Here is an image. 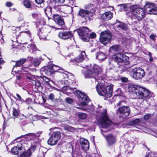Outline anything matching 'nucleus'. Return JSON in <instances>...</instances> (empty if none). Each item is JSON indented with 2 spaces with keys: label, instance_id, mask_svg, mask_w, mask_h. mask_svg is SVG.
I'll return each instance as SVG.
<instances>
[{
  "label": "nucleus",
  "instance_id": "nucleus-10",
  "mask_svg": "<svg viewBox=\"0 0 157 157\" xmlns=\"http://www.w3.org/2000/svg\"><path fill=\"white\" fill-rule=\"evenodd\" d=\"M113 58L114 61L118 63L127 62L129 60V58L124 54L118 53L113 55Z\"/></svg>",
  "mask_w": 157,
  "mask_h": 157
},
{
  "label": "nucleus",
  "instance_id": "nucleus-34",
  "mask_svg": "<svg viewBox=\"0 0 157 157\" xmlns=\"http://www.w3.org/2000/svg\"><path fill=\"white\" fill-rule=\"evenodd\" d=\"M24 5L27 8H29L31 6V3L28 0L25 1L24 2Z\"/></svg>",
  "mask_w": 157,
  "mask_h": 157
},
{
  "label": "nucleus",
  "instance_id": "nucleus-37",
  "mask_svg": "<svg viewBox=\"0 0 157 157\" xmlns=\"http://www.w3.org/2000/svg\"><path fill=\"white\" fill-rule=\"evenodd\" d=\"M56 3L61 5L63 3L65 0H53Z\"/></svg>",
  "mask_w": 157,
  "mask_h": 157
},
{
  "label": "nucleus",
  "instance_id": "nucleus-2",
  "mask_svg": "<svg viewBox=\"0 0 157 157\" xmlns=\"http://www.w3.org/2000/svg\"><path fill=\"white\" fill-rule=\"evenodd\" d=\"M128 90L130 92L132 93L134 97L142 99L143 100L146 98L149 99L154 96V94L148 90L141 87L137 89L136 86L132 84L128 86Z\"/></svg>",
  "mask_w": 157,
  "mask_h": 157
},
{
  "label": "nucleus",
  "instance_id": "nucleus-9",
  "mask_svg": "<svg viewBox=\"0 0 157 157\" xmlns=\"http://www.w3.org/2000/svg\"><path fill=\"white\" fill-rule=\"evenodd\" d=\"M111 38V34L109 32L105 31L101 33L100 41L101 43L105 45L110 42Z\"/></svg>",
  "mask_w": 157,
  "mask_h": 157
},
{
  "label": "nucleus",
  "instance_id": "nucleus-6",
  "mask_svg": "<svg viewBox=\"0 0 157 157\" xmlns=\"http://www.w3.org/2000/svg\"><path fill=\"white\" fill-rule=\"evenodd\" d=\"M78 35L83 41H89V33L91 32L90 29L86 27H82L77 29Z\"/></svg>",
  "mask_w": 157,
  "mask_h": 157
},
{
  "label": "nucleus",
  "instance_id": "nucleus-3",
  "mask_svg": "<svg viewBox=\"0 0 157 157\" xmlns=\"http://www.w3.org/2000/svg\"><path fill=\"white\" fill-rule=\"evenodd\" d=\"M130 17L132 19H136L138 21H142L146 16V12L144 9L136 5L130 6Z\"/></svg>",
  "mask_w": 157,
  "mask_h": 157
},
{
  "label": "nucleus",
  "instance_id": "nucleus-57",
  "mask_svg": "<svg viewBox=\"0 0 157 157\" xmlns=\"http://www.w3.org/2000/svg\"><path fill=\"white\" fill-rule=\"evenodd\" d=\"M154 154L152 153H148L147 155L145 157H154Z\"/></svg>",
  "mask_w": 157,
  "mask_h": 157
},
{
  "label": "nucleus",
  "instance_id": "nucleus-50",
  "mask_svg": "<svg viewBox=\"0 0 157 157\" xmlns=\"http://www.w3.org/2000/svg\"><path fill=\"white\" fill-rule=\"evenodd\" d=\"M4 137L6 139L8 138L9 136V134L8 133H3Z\"/></svg>",
  "mask_w": 157,
  "mask_h": 157
},
{
  "label": "nucleus",
  "instance_id": "nucleus-55",
  "mask_svg": "<svg viewBox=\"0 0 157 157\" xmlns=\"http://www.w3.org/2000/svg\"><path fill=\"white\" fill-rule=\"evenodd\" d=\"M44 0H35L36 2L38 4H41L43 2Z\"/></svg>",
  "mask_w": 157,
  "mask_h": 157
},
{
  "label": "nucleus",
  "instance_id": "nucleus-43",
  "mask_svg": "<svg viewBox=\"0 0 157 157\" xmlns=\"http://www.w3.org/2000/svg\"><path fill=\"white\" fill-rule=\"evenodd\" d=\"M49 98L52 100H53L54 99V95L52 93L50 94L48 96Z\"/></svg>",
  "mask_w": 157,
  "mask_h": 157
},
{
  "label": "nucleus",
  "instance_id": "nucleus-26",
  "mask_svg": "<svg viewBox=\"0 0 157 157\" xmlns=\"http://www.w3.org/2000/svg\"><path fill=\"white\" fill-rule=\"evenodd\" d=\"M57 141L51 136L49 139L48 140V144L54 145L56 144Z\"/></svg>",
  "mask_w": 157,
  "mask_h": 157
},
{
  "label": "nucleus",
  "instance_id": "nucleus-35",
  "mask_svg": "<svg viewBox=\"0 0 157 157\" xmlns=\"http://www.w3.org/2000/svg\"><path fill=\"white\" fill-rule=\"evenodd\" d=\"M40 63V60L37 59H34L33 60V64L35 66H37L39 65Z\"/></svg>",
  "mask_w": 157,
  "mask_h": 157
},
{
  "label": "nucleus",
  "instance_id": "nucleus-48",
  "mask_svg": "<svg viewBox=\"0 0 157 157\" xmlns=\"http://www.w3.org/2000/svg\"><path fill=\"white\" fill-rule=\"evenodd\" d=\"M121 81L122 82H126L128 80V79L126 77H122L121 78Z\"/></svg>",
  "mask_w": 157,
  "mask_h": 157
},
{
  "label": "nucleus",
  "instance_id": "nucleus-4",
  "mask_svg": "<svg viewBox=\"0 0 157 157\" xmlns=\"http://www.w3.org/2000/svg\"><path fill=\"white\" fill-rule=\"evenodd\" d=\"M99 126L104 129L108 128L113 124L109 120L107 114V110L105 109L101 113L99 120L98 121Z\"/></svg>",
  "mask_w": 157,
  "mask_h": 157
},
{
  "label": "nucleus",
  "instance_id": "nucleus-15",
  "mask_svg": "<svg viewBox=\"0 0 157 157\" xmlns=\"http://www.w3.org/2000/svg\"><path fill=\"white\" fill-rule=\"evenodd\" d=\"M75 91L80 100L85 101L86 102L90 101V99L86 94L79 90Z\"/></svg>",
  "mask_w": 157,
  "mask_h": 157
},
{
  "label": "nucleus",
  "instance_id": "nucleus-21",
  "mask_svg": "<svg viewBox=\"0 0 157 157\" xmlns=\"http://www.w3.org/2000/svg\"><path fill=\"white\" fill-rule=\"evenodd\" d=\"M21 137H24L28 140H33L36 138V136L34 133H29L25 135H22Z\"/></svg>",
  "mask_w": 157,
  "mask_h": 157
},
{
  "label": "nucleus",
  "instance_id": "nucleus-47",
  "mask_svg": "<svg viewBox=\"0 0 157 157\" xmlns=\"http://www.w3.org/2000/svg\"><path fill=\"white\" fill-rule=\"evenodd\" d=\"M32 100L30 98H28L26 100V102L27 104H29L31 102Z\"/></svg>",
  "mask_w": 157,
  "mask_h": 157
},
{
  "label": "nucleus",
  "instance_id": "nucleus-12",
  "mask_svg": "<svg viewBox=\"0 0 157 157\" xmlns=\"http://www.w3.org/2000/svg\"><path fill=\"white\" fill-rule=\"evenodd\" d=\"M51 28L49 27L42 28L40 29L37 34L40 39H45L48 33L51 32Z\"/></svg>",
  "mask_w": 157,
  "mask_h": 157
},
{
  "label": "nucleus",
  "instance_id": "nucleus-16",
  "mask_svg": "<svg viewBox=\"0 0 157 157\" xmlns=\"http://www.w3.org/2000/svg\"><path fill=\"white\" fill-rule=\"evenodd\" d=\"M53 17L54 21L59 25L62 26L64 24V20L60 16L57 14H55L53 15Z\"/></svg>",
  "mask_w": 157,
  "mask_h": 157
},
{
  "label": "nucleus",
  "instance_id": "nucleus-61",
  "mask_svg": "<svg viewBox=\"0 0 157 157\" xmlns=\"http://www.w3.org/2000/svg\"><path fill=\"white\" fill-rule=\"evenodd\" d=\"M41 133V132H37L36 133H35L36 136V138L37 137H39L40 136V134Z\"/></svg>",
  "mask_w": 157,
  "mask_h": 157
},
{
  "label": "nucleus",
  "instance_id": "nucleus-41",
  "mask_svg": "<svg viewBox=\"0 0 157 157\" xmlns=\"http://www.w3.org/2000/svg\"><path fill=\"white\" fill-rule=\"evenodd\" d=\"M30 47L33 51H35L37 50L36 45L34 44H32L30 45Z\"/></svg>",
  "mask_w": 157,
  "mask_h": 157
},
{
  "label": "nucleus",
  "instance_id": "nucleus-11",
  "mask_svg": "<svg viewBox=\"0 0 157 157\" xmlns=\"http://www.w3.org/2000/svg\"><path fill=\"white\" fill-rule=\"evenodd\" d=\"M79 16L86 20L90 19V18L93 16L94 13L90 11L80 9L78 13Z\"/></svg>",
  "mask_w": 157,
  "mask_h": 157
},
{
  "label": "nucleus",
  "instance_id": "nucleus-24",
  "mask_svg": "<svg viewBox=\"0 0 157 157\" xmlns=\"http://www.w3.org/2000/svg\"><path fill=\"white\" fill-rule=\"evenodd\" d=\"M110 50L114 52H120L121 50V47L118 45H116L113 46L110 48Z\"/></svg>",
  "mask_w": 157,
  "mask_h": 157
},
{
  "label": "nucleus",
  "instance_id": "nucleus-8",
  "mask_svg": "<svg viewBox=\"0 0 157 157\" xmlns=\"http://www.w3.org/2000/svg\"><path fill=\"white\" fill-rule=\"evenodd\" d=\"M145 12L149 14H155L157 13L156 4L151 2H147L144 6Z\"/></svg>",
  "mask_w": 157,
  "mask_h": 157
},
{
  "label": "nucleus",
  "instance_id": "nucleus-18",
  "mask_svg": "<svg viewBox=\"0 0 157 157\" xmlns=\"http://www.w3.org/2000/svg\"><path fill=\"white\" fill-rule=\"evenodd\" d=\"M22 144L21 143L18 144L16 146L14 147L11 150L12 152L14 155H17L21 153Z\"/></svg>",
  "mask_w": 157,
  "mask_h": 157
},
{
  "label": "nucleus",
  "instance_id": "nucleus-45",
  "mask_svg": "<svg viewBox=\"0 0 157 157\" xmlns=\"http://www.w3.org/2000/svg\"><path fill=\"white\" fill-rule=\"evenodd\" d=\"M96 36V34L94 33H92L90 35L89 34V37L91 38H94Z\"/></svg>",
  "mask_w": 157,
  "mask_h": 157
},
{
  "label": "nucleus",
  "instance_id": "nucleus-20",
  "mask_svg": "<svg viewBox=\"0 0 157 157\" xmlns=\"http://www.w3.org/2000/svg\"><path fill=\"white\" fill-rule=\"evenodd\" d=\"M86 53L84 51H82L80 55L75 58L74 60L77 62H82L85 58V56H86Z\"/></svg>",
  "mask_w": 157,
  "mask_h": 157
},
{
  "label": "nucleus",
  "instance_id": "nucleus-49",
  "mask_svg": "<svg viewBox=\"0 0 157 157\" xmlns=\"http://www.w3.org/2000/svg\"><path fill=\"white\" fill-rule=\"evenodd\" d=\"M13 5V4L10 2H7L6 3V6L8 7H10Z\"/></svg>",
  "mask_w": 157,
  "mask_h": 157
},
{
  "label": "nucleus",
  "instance_id": "nucleus-62",
  "mask_svg": "<svg viewBox=\"0 0 157 157\" xmlns=\"http://www.w3.org/2000/svg\"><path fill=\"white\" fill-rule=\"evenodd\" d=\"M29 69L27 67H25L24 68L22 69V71H24L28 72V69ZM23 71H22V72H23Z\"/></svg>",
  "mask_w": 157,
  "mask_h": 157
},
{
  "label": "nucleus",
  "instance_id": "nucleus-44",
  "mask_svg": "<svg viewBox=\"0 0 157 157\" xmlns=\"http://www.w3.org/2000/svg\"><path fill=\"white\" fill-rule=\"evenodd\" d=\"M66 101L69 103H71L73 102V100L72 99L69 98H66Z\"/></svg>",
  "mask_w": 157,
  "mask_h": 157
},
{
  "label": "nucleus",
  "instance_id": "nucleus-38",
  "mask_svg": "<svg viewBox=\"0 0 157 157\" xmlns=\"http://www.w3.org/2000/svg\"><path fill=\"white\" fill-rule=\"evenodd\" d=\"M13 115L15 116H17L18 115V113L17 109L14 108H13Z\"/></svg>",
  "mask_w": 157,
  "mask_h": 157
},
{
  "label": "nucleus",
  "instance_id": "nucleus-27",
  "mask_svg": "<svg viewBox=\"0 0 157 157\" xmlns=\"http://www.w3.org/2000/svg\"><path fill=\"white\" fill-rule=\"evenodd\" d=\"M87 114L83 113H78V117L79 119L81 120L85 119L87 117Z\"/></svg>",
  "mask_w": 157,
  "mask_h": 157
},
{
  "label": "nucleus",
  "instance_id": "nucleus-17",
  "mask_svg": "<svg viewBox=\"0 0 157 157\" xmlns=\"http://www.w3.org/2000/svg\"><path fill=\"white\" fill-rule=\"evenodd\" d=\"M82 148L85 151L89 149V143L88 140L84 138L81 139L80 141Z\"/></svg>",
  "mask_w": 157,
  "mask_h": 157
},
{
  "label": "nucleus",
  "instance_id": "nucleus-31",
  "mask_svg": "<svg viewBox=\"0 0 157 157\" xmlns=\"http://www.w3.org/2000/svg\"><path fill=\"white\" fill-rule=\"evenodd\" d=\"M118 26L124 30H126L128 29V26L122 22H120V24L118 25Z\"/></svg>",
  "mask_w": 157,
  "mask_h": 157
},
{
  "label": "nucleus",
  "instance_id": "nucleus-23",
  "mask_svg": "<svg viewBox=\"0 0 157 157\" xmlns=\"http://www.w3.org/2000/svg\"><path fill=\"white\" fill-rule=\"evenodd\" d=\"M51 136L58 141L60 138L61 134L59 131L55 132L52 133Z\"/></svg>",
  "mask_w": 157,
  "mask_h": 157
},
{
  "label": "nucleus",
  "instance_id": "nucleus-19",
  "mask_svg": "<svg viewBox=\"0 0 157 157\" xmlns=\"http://www.w3.org/2000/svg\"><path fill=\"white\" fill-rule=\"evenodd\" d=\"M113 17V14L110 11H108L103 13L101 17V19L104 21L111 19Z\"/></svg>",
  "mask_w": 157,
  "mask_h": 157
},
{
  "label": "nucleus",
  "instance_id": "nucleus-25",
  "mask_svg": "<svg viewBox=\"0 0 157 157\" xmlns=\"http://www.w3.org/2000/svg\"><path fill=\"white\" fill-rule=\"evenodd\" d=\"M32 83L38 89L41 87V85L40 81L37 80L35 79L34 80H32L31 81Z\"/></svg>",
  "mask_w": 157,
  "mask_h": 157
},
{
  "label": "nucleus",
  "instance_id": "nucleus-51",
  "mask_svg": "<svg viewBox=\"0 0 157 157\" xmlns=\"http://www.w3.org/2000/svg\"><path fill=\"white\" fill-rule=\"evenodd\" d=\"M121 8H122L123 10L124 11H126L127 10L126 5H123L121 6Z\"/></svg>",
  "mask_w": 157,
  "mask_h": 157
},
{
  "label": "nucleus",
  "instance_id": "nucleus-5",
  "mask_svg": "<svg viewBox=\"0 0 157 157\" xmlns=\"http://www.w3.org/2000/svg\"><path fill=\"white\" fill-rule=\"evenodd\" d=\"M129 74L130 76L135 79H140L145 75V72L141 68L135 67L130 69Z\"/></svg>",
  "mask_w": 157,
  "mask_h": 157
},
{
  "label": "nucleus",
  "instance_id": "nucleus-7",
  "mask_svg": "<svg viewBox=\"0 0 157 157\" xmlns=\"http://www.w3.org/2000/svg\"><path fill=\"white\" fill-rule=\"evenodd\" d=\"M130 112V109L128 106H123L118 108L116 113L119 117L124 118L128 117Z\"/></svg>",
  "mask_w": 157,
  "mask_h": 157
},
{
  "label": "nucleus",
  "instance_id": "nucleus-30",
  "mask_svg": "<svg viewBox=\"0 0 157 157\" xmlns=\"http://www.w3.org/2000/svg\"><path fill=\"white\" fill-rule=\"evenodd\" d=\"M31 153L30 151L28 150L26 151L21 154L20 156L18 157H29L31 155Z\"/></svg>",
  "mask_w": 157,
  "mask_h": 157
},
{
  "label": "nucleus",
  "instance_id": "nucleus-54",
  "mask_svg": "<svg viewBox=\"0 0 157 157\" xmlns=\"http://www.w3.org/2000/svg\"><path fill=\"white\" fill-rule=\"evenodd\" d=\"M150 117V115L149 114L146 115L144 116V119L147 120L149 119V117Z\"/></svg>",
  "mask_w": 157,
  "mask_h": 157
},
{
  "label": "nucleus",
  "instance_id": "nucleus-40",
  "mask_svg": "<svg viewBox=\"0 0 157 157\" xmlns=\"http://www.w3.org/2000/svg\"><path fill=\"white\" fill-rule=\"evenodd\" d=\"M16 96L18 98L17 100L21 102V103H23L24 100L18 94H16Z\"/></svg>",
  "mask_w": 157,
  "mask_h": 157
},
{
  "label": "nucleus",
  "instance_id": "nucleus-42",
  "mask_svg": "<svg viewBox=\"0 0 157 157\" xmlns=\"http://www.w3.org/2000/svg\"><path fill=\"white\" fill-rule=\"evenodd\" d=\"M125 102L124 101H119L116 106H119L120 105H123L125 104Z\"/></svg>",
  "mask_w": 157,
  "mask_h": 157
},
{
  "label": "nucleus",
  "instance_id": "nucleus-56",
  "mask_svg": "<svg viewBox=\"0 0 157 157\" xmlns=\"http://www.w3.org/2000/svg\"><path fill=\"white\" fill-rule=\"evenodd\" d=\"M151 55V52H149V55L150 56L149 60L150 61H152L153 60V58L152 57Z\"/></svg>",
  "mask_w": 157,
  "mask_h": 157
},
{
  "label": "nucleus",
  "instance_id": "nucleus-63",
  "mask_svg": "<svg viewBox=\"0 0 157 157\" xmlns=\"http://www.w3.org/2000/svg\"><path fill=\"white\" fill-rule=\"evenodd\" d=\"M29 33V31H27L26 32H21V34H25L26 33L28 35V34Z\"/></svg>",
  "mask_w": 157,
  "mask_h": 157
},
{
  "label": "nucleus",
  "instance_id": "nucleus-52",
  "mask_svg": "<svg viewBox=\"0 0 157 157\" xmlns=\"http://www.w3.org/2000/svg\"><path fill=\"white\" fill-rule=\"evenodd\" d=\"M43 78L47 83H48L49 81V79L46 77L44 76Z\"/></svg>",
  "mask_w": 157,
  "mask_h": 157
},
{
  "label": "nucleus",
  "instance_id": "nucleus-36",
  "mask_svg": "<svg viewBox=\"0 0 157 157\" xmlns=\"http://www.w3.org/2000/svg\"><path fill=\"white\" fill-rule=\"evenodd\" d=\"M121 90L120 88L118 89L115 92L116 94L113 97V98H116L117 96H120L121 92Z\"/></svg>",
  "mask_w": 157,
  "mask_h": 157
},
{
  "label": "nucleus",
  "instance_id": "nucleus-64",
  "mask_svg": "<svg viewBox=\"0 0 157 157\" xmlns=\"http://www.w3.org/2000/svg\"><path fill=\"white\" fill-rule=\"evenodd\" d=\"M85 157H94L90 154L87 153L86 154Z\"/></svg>",
  "mask_w": 157,
  "mask_h": 157
},
{
  "label": "nucleus",
  "instance_id": "nucleus-32",
  "mask_svg": "<svg viewBox=\"0 0 157 157\" xmlns=\"http://www.w3.org/2000/svg\"><path fill=\"white\" fill-rule=\"evenodd\" d=\"M45 12L46 15H51L52 14V8L50 6L47 7L45 9Z\"/></svg>",
  "mask_w": 157,
  "mask_h": 157
},
{
  "label": "nucleus",
  "instance_id": "nucleus-29",
  "mask_svg": "<svg viewBox=\"0 0 157 157\" xmlns=\"http://www.w3.org/2000/svg\"><path fill=\"white\" fill-rule=\"evenodd\" d=\"M96 58L99 60H102L105 59V56L104 53L102 52H99L97 53Z\"/></svg>",
  "mask_w": 157,
  "mask_h": 157
},
{
  "label": "nucleus",
  "instance_id": "nucleus-39",
  "mask_svg": "<svg viewBox=\"0 0 157 157\" xmlns=\"http://www.w3.org/2000/svg\"><path fill=\"white\" fill-rule=\"evenodd\" d=\"M140 119H137L135 120L132 121V122L133 125H136L138 124L140 122Z\"/></svg>",
  "mask_w": 157,
  "mask_h": 157
},
{
  "label": "nucleus",
  "instance_id": "nucleus-28",
  "mask_svg": "<svg viewBox=\"0 0 157 157\" xmlns=\"http://www.w3.org/2000/svg\"><path fill=\"white\" fill-rule=\"evenodd\" d=\"M26 61V59H22L20 60H18L16 62L15 66L17 67L20 66L22 64L24 63Z\"/></svg>",
  "mask_w": 157,
  "mask_h": 157
},
{
  "label": "nucleus",
  "instance_id": "nucleus-14",
  "mask_svg": "<svg viewBox=\"0 0 157 157\" xmlns=\"http://www.w3.org/2000/svg\"><path fill=\"white\" fill-rule=\"evenodd\" d=\"M58 36L61 39L66 40L71 38L73 36V34L70 31H63L59 33Z\"/></svg>",
  "mask_w": 157,
  "mask_h": 157
},
{
  "label": "nucleus",
  "instance_id": "nucleus-60",
  "mask_svg": "<svg viewBox=\"0 0 157 157\" xmlns=\"http://www.w3.org/2000/svg\"><path fill=\"white\" fill-rule=\"evenodd\" d=\"M155 36L154 35H151L150 36V38L152 39V40H154L155 39Z\"/></svg>",
  "mask_w": 157,
  "mask_h": 157
},
{
  "label": "nucleus",
  "instance_id": "nucleus-58",
  "mask_svg": "<svg viewBox=\"0 0 157 157\" xmlns=\"http://www.w3.org/2000/svg\"><path fill=\"white\" fill-rule=\"evenodd\" d=\"M17 80H19L21 78V74H18L17 75Z\"/></svg>",
  "mask_w": 157,
  "mask_h": 157
},
{
  "label": "nucleus",
  "instance_id": "nucleus-53",
  "mask_svg": "<svg viewBox=\"0 0 157 157\" xmlns=\"http://www.w3.org/2000/svg\"><path fill=\"white\" fill-rule=\"evenodd\" d=\"M38 16V14L36 13H33L32 14V17L35 19Z\"/></svg>",
  "mask_w": 157,
  "mask_h": 157
},
{
  "label": "nucleus",
  "instance_id": "nucleus-46",
  "mask_svg": "<svg viewBox=\"0 0 157 157\" xmlns=\"http://www.w3.org/2000/svg\"><path fill=\"white\" fill-rule=\"evenodd\" d=\"M88 109L91 112H92L94 111V107L93 105H90Z\"/></svg>",
  "mask_w": 157,
  "mask_h": 157
},
{
  "label": "nucleus",
  "instance_id": "nucleus-33",
  "mask_svg": "<svg viewBox=\"0 0 157 157\" xmlns=\"http://www.w3.org/2000/svg\"><path fill=\"white\" fill-rule=\"evenodd\" d=\"M64 128L65 130H67L69 132H73L74 131V128L69 125H66L64 127Z\"/></svg>",
  "mask_w": 157,
  "mask_h": 157
},
{
  "label": "nucleus",
  "instance_id": "nucleus-59",
  "mask_svg": "<svg viewBox=\"0 0 157 157\" xmlns=\"http://www.w3.org/2000/svg\"><path fill=\"white\" fill-rule=\"evenodd\" d=\"M80 105L82 106H85L87 105V103L84 101L81 102Z\"/></svg>",
  "mask_w": 157,
  "mask_h": 157
},
{
  "label": "nucleus",
  "instance_id": "nucleus-1",
  "mask_svg": "<svg viewBox=\"0 0 157 157\" xmlns=\"http://www.w3.org/2000/svg\"><path fill=\"white\" fill-rule=\"evenodd\" d=\"M102 71L101 67L94 64L91 68L88 69L84 72L86 78H91L93 82H98L96 86V90L98 94L106 98H110L113 93V85L106 86L101 83L100 81L102 79L101 73Z\"/></svg>",
  "mask_w": 157,
  "mask_h": 157
},
{
  "label": "nucleus",
  "instance_id": "nucleus-13",
  "mask_svg": "<svg viewBox=\"0 0 157 157\" xmlns=\"http://www.w3.org/2000/svg\"><path fill=\"white\" fill-rule=\"evenodd\" d=\"M102 134L106 138L108 145L112 146L116 143L117 139L116 136L112 134H109L107 136H105L103 133Z\"/></svg>",
  "mask_w": 157,
  "mask_h": 157
},
{
  "label": "nucleus",
  "instance_id": "nucleus-22",
  "mask_svg": "<svg viewBox=\"0 0 157 157\" xmlns=\"http://www.w3.org/2000/svg\"><path fill=\"white\" fill-rule=\"evenodd\" d=\"M53 69L55 71H58L61 70V71H58L59 72L63 73L64 74H65V77H68V75L69 74H71V73H70L66 71H63V70L61 69V68L59 67L54 66L53 67Z\"/></svg>",
  "mask_w": 157,
  "mask_h": 157
}]
</instances>
